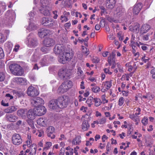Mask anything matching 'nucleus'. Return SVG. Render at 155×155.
<instances>
[{
    "label": "nucleus",
    "instance_id": "46",
    "mask_svg": "<svg viewBox=\"0 0 155 155\" xmlns=\"http://www.w3.org/2000/svg\"><path fill=\"white\" fill-rule=\"evenodd\" d=\"M153 33V31H152L151 32L150 34H149L148 33L146 35H143L142 37V39L144 41H147L149 39V36L150 35H151Z\"/></svg>",
    "mask_w": 155,
    "mask_h": 155
},
{
    "label": "nucleus",
    "instance_id": "26",
    "mask_svg": "<svg viewBox=\"0 0 155 155\" xmlns=\"http://www.w3.org/2000/svg\"><path fill=\"white\" fill-rule=\"evenodd\" d=\"M17 109L16 107L12 106L5 109L4 112L7 113H11L16 110Z\"/></svg>",
    "mask_w": 155,
    "mask_h": 155
},
{
    "label": "nucleus",
    "instance_id": "52",
    "mask_svg": "<svg viewBox=\"0 0 155 155\" xmlns=\"http://www.w3.org/2000/svg\"><path fill=\"white\" fill-rule=\"evenodd\" d=\"M148 121V119L147 117L143 118L141 121L142 123L145 126L147 125V124Z\"/></svg>",
    "mask_w": 155,
    "mask_h": 155
},
{
    "label": "nucleus",
    "instance_id": "3",
    "mask_svg": "<svg viewBox=\"0 0 155 155\" xmlns=\"http://www.w3.org/2000/svg\"><path fill=\"white\" fill-rule=\"evenodd\" d=\"M72 86V82L70 81H65L60 86L58 89V91L62 94L67 92Z\"/></svg>",
    "mask_w": 155,
    "mask_h": 155
},
{
    "label": "nucleus",
    "instance_id": "11",
    "mask_svg": "<svg viewBox=\"0 0 155 155\" xmlns=\"http://www.w3.org/2000/svg\"><path fill=\"white\" fill-rule=\"evenodd\" d=\"M64 48L61 44H58L56 45L54 49V51L55 54L57 55L61 54L64 52Z\"/></svg>",
    "mask_w": 155,
    "mask_h": 155
},
{
    "label": "nucleus",
    "instance_id": "7",
    "mask_svg": "<svg viewBox=\"0 0 155 155\" xmlns=\"http://www.w3.org/2000/svg\"><path fill=\"white\" fill-rule=\"evenodd\" d=\"M28 95L31 97H35L39 94V92L37 89L32 86H30L27 91Z\"/></svg>",
    "mask_w": 155,
    "mask_h": 155
},
{
    "label": "nucleus",
    "instance_id": "4",
    "mask_svg": "<svg viewBox=\"0 0 155 155\" xmlns=\"http://www.w3.org/2000/svg\"><path fill=\"white\" fill-rule=\"evenodd\" d=\"M73 56V54L69 52L63 53L59 56V61L62 64L65 63L67 61L71 59Z\"/></svg>",
    "mask_w": 155,
    "mask_h": 155
},
{
    "label": "nucleus",
    "instance_id": "60",
    "mask_svg": "<svg viewBox=\"0 0 155 155\" xmlns=\"http://www.w3.org/2000/svg\"><path fill=\"white\" fill-rule=\"evenodd\" d=\"M149 59L147 57H146L145 56H143L142 58V60L145 63H146L149 61Z\"/></svg>",
    "mask_w": 155,
    "mask_h": 155
},
{
    "label": "nucleus",
    "instance_id": "24",
    "mask_svg": "<svg viewBox=\"0 0 155 155\" xmlns=\"http://www.w3.org/2000/svg\"><path fill=\"white\" fill-rule=\"evenodd\" d=\"M31 136L30 135L28 134L27 137V140L25 142V144L23 145V149L25 150L26 149V147L27 146L28 147L31 146Z\"/></svg>",
    "mask_w": 155,
    "mask_h": 155
},
{
    "label": "nucleus",
    "instance_id": "33",
    "mask_svg": "<svg viewBox=\"0 0 155 155\" xmlns=\"http://www.w3.org/2000/svg\"><path fill=\"white\" fill-rule=\"evenodd\" d=\"M93 102L95 103V106L97 107L100 105L101 103L100 99L96 97L94 98Z\"/></svg>",
    "mask_w": 155,
    "mask_h": 155
},
{
    "label": "nucleus",
    "instance_id": "49",
    "mask_svg": "<svg viewBox=\"0 0 155 155\" xmlns=\"http://www.w3.org/2000/svg\"><path fill=\"white\" fill-rule=\"evenodd\" d=\"M129 77L128 75L127 74L123 75L121 78L122 81H124L126 80L127 81L129 80Z\"/></svg>",
    "mask_w": 155,
    "mask_h": 155
},
{
    "label": "nucleus",
    "instance_id": "57",
    "mask_svg": "<svg viewBox=\"0 0 155 155\" xmlns=\"http://www.w3.org/2000/svg\"><path fill=\"white\" fill-rule=\"evenodd\" d=\"M104 72L106 74H109L111 75L112 74V72L110 71L109 68H106L104 69Z\"/></svg>",
    "mask_w": 155,
    "mask_h": 155
},
{
    "label": "nucleus",
    "instance_id": "36",
    "mask_svg": "<svg viewBox=\"0 0 155 155\" xmlns=\"http://www.w3.org/2000/svg\"><path fill=\"white\" fill-rule=\"evenodd\" d=\"M37 28V26L34 25V24L33 23H30L27 28V29L30 31H31L36 29Z\"/></svg>",
    "mask_w": 155,
    "mask_h": 155
},
{
    "label": "nucleus",
    "instance_id": "31",
    "mask_svg": "<svg viewBox=\"0 0 155 155\" xmlns=\"http://www.w3.org/2000/svg\"><path fill=\"white\" fill-rule=\"evenodd\" d=\"M41 13L43 14L44 15L47 16L50 15V12L48 9L47 8V7L45 8H43L41 10Z\"/></svg>",
    "mask_w": 155,
    "mask_h": 155
},
{
    "label": "nucleus",
    "instance_id": "14",
    "mask_svg": "<svg viewBox=\"0 0 155 155\" xmlns=\"http://www.w3.org/2000/svg\"><path fill=\"white\" fill-rule=\"evenodd\" d=\"M27 116L28 119H34L35 118V116H37L36 113V110L34 108L29 110L27 113Z\"/></svg>",
    "mask_w": 155,
    "mask_h": 155
},
{
    "label": "nucleus",
    "instance_id": "62",
    "mask_svg": "<svg viewBox=\"0 0 155 155\" xmlns=\"http://www.w3.org/2000/svg\"><path fill=\"white\" fill-rule=\"evenodd\" d=\"M4 56L2 48L0 47V59L2 58Z\"/></svg>",
    "mask_w": 155,
    "mask_h": 155
},
{
    "label": "nucleus",
    "instance_id": "58",
    "mask_svg": "<svg viewBox=\"0 0 155 155\" xmlns=\"http://www.w3.org/2000/svg\"><path fill=\"white\" fill-rule=\"evenodd\" d=\"M0 7H2V9L5 10L6 8L5 3L3 2H1L0 3Z\"/></svg>",
    "mask_w": 155,
    "mask_h": 155
},
{
    "label": "nucleus",
    "instance_id": "1",
    "mask_svg": "<svg viewBox=\"0 0 155 155\" xmlns=\"http://www.w3.org/2000/svg\"><path fill=\"white\" fill-rule=\"evenodd\" d=\"M57 99L58 108H63L67 107L69 101V97L66 96H62Z\"/></svg>",
    "mask_w": 155,
    "mask_h": 155
},
{
    "label": "nucleus",
    "instance_id": "56",
    "mask_svg": "<svg viewBox=\"0 0 155 155\" xmlns=\"http://www.w3.org/2000/svg\"><path fill=\"white\" fill-rule=\"evenodd\" d=\"M106 119L105 117H104L99 120L100 124H104L106 122Z\"/></svg>",
    "mask_w": 155,
    "mask_h": 155
},
{
    "label": "nucleus",
    "instance_id": "18",
    "mask_svg": "<svg viewBox=\"0 0 155 155\" xmlns=\"http://www.w3.org/2000/svg\"><path fill=\"white\" fill-rule=\"evenodd\" d=\"M55 41L52 39L51 38H45L44 41V44L47 47L53 46L55 44Z\"/></svg>",
    "mask_w": 155,
    "mask_h": 155
},
{
    "label": "nucleus",
    "instance_id": "19",
    "mask_svg": "<svg viewBox=\"0 0 155 155\" xmlns=\"http://www.w3.org/2000/svg\"><path fill=\"white\" fill-rule=\"evenodd\" d=\"M116 12L117 15L119 16H121L125 13V10L122 6H119L117 8Z\"/></svg>",
    "mask_w": 155,
    "mask_h": 155
},
{
    "label": "nucleus",
    "instance_id": "38",
    "mask_svg": "<svg viewBox=\"0 0 155 155\" xmlns=\"http://www.w3.org/2000/svg\"><path fill=\"white\" fill-rule=\"evenodd\" d=\"M112 83L111 80L108 81H106L104 84V85L106 86L105 88L107 89V90H108L112 86Z\"/></svg>",
    "mask_w": 155,
    "mask_h": 155
},
{
    "label": "nucleus",
    "instance_id": "42",
    "mask_svg": "<svg viewBox=\"0 0 155 155\" xmlns=\"http://www.w3.org/2000/svg\"><path fill=\"white\" fill-rule=\"evenodd\" d=\"M141 48L144 51H147V52H148V51H149V52L150 53H152L153 51V48L152 47L150 48V49H149V48L145 46H141Z\"/></svg>",
    "mask_w": 155,
    "mask_h": 155
},
{
    "label": "nucleus",
    "instance_id": "43",
    "mask_svg": "<svg viewBox=\"0 0 155 155\" xmlns=\"http://www.w3.org/2000/svg\"><path fill=\"white\" fill-rule=\"evenodd\" d=\"M92 91L95 93H97L99 92L100 91V88L98 86H95L91 88Z\"/></svg>",
    "mask_w": 155,
    "mask_h": 155
},
{
    "label": "nucleus",
    "instance_id": "48",
    "mask_svg": "<svg viewBox=\"0 0 155 155\" xmlns=\"http://www.w3.org/2000/svg\"><path fill=\"white\" fill-rule=\"evenodd\" d=\"M126 66L128 67V70L129 71H131L133 68V67L131 65L130 63H127L126 64Z\"/></svg>",
    "mask_w": 155,
    "mask_h": 155
},
{
    "label": "nucleus",
    "instance_id": "44",
    "mask_svg": "<svg viewBox=\"0 0 155 155\" xmlns=\"http://www.w3.org/2000/svg\"><path fill=\"white\" fill-rule=\"evenodd\" d=\"M117 37L120 41H122L124 39V36L121 32H119L117 33Z\"/></svg>",
    "mask_w": 155,
    "mask_h": 155
},
{
    "label": "nucleus",
    "instance_id": "28",
    "mask_svg": "<svg viewBox=\"0 0 155 155\" xmlns=\"http://www.w3.org/2000/svg\"><path fill=\"white\" fill-rule=\"evenodd\" d=\"M31 149L30 152L33 155H35L36 153L37 146L35 144L33 143L31 144V146L29 147Z\"/></svg>",
    "mask_w": 155,
    "mask_h": 155
},
{
    "label": "nucleus",
    "instance_id": "23",
    "mask_svg": "<svg viewBox=\"0 0 155 155\" xmlns=\"http://www.w3.org/2000/svg\"><path fill=\"white\" fill-rule=\"evenodd\" d=\"M8 120L10 122H14L18 118L17 117L13 114H7L5 116Z\"/></svg>",
    "mask_w": 155,
    "mask_h": 155
},
{
    "label": "nucleus",
    "instance_id": "51",
    "mask_svg": "<svg viewBox=\"0 0 155 155\" xmlns=\"http://www.w3.org/2000/svg\"><path fill=\"white\" fill-rule=\"evenodd\" d=\"M124 101V98L122 97H120L118 101V105L120 106H122L123 104Z\"/></svg>",
    "mask_w": 155,
    "mask_h": 155
},
{
    "label": "nucleus",
    "instance_id": "47",
    "mask_svg": "<svg viewBox=\"0 0 155 155\" xmlns=\"http://www.w3.org/2000/svg\"><path fill=\"white\" fill-rule=\"evenodd\" d=\"M45 46H43L41 48V51L45 54L48 53L49 51V49L47 48Z\"/></svg>",
    "mask_w": 155,
    "mask_h": 155
},
{
    "label": "nucleus",
    "instance_id": "22",
    "mask_svg": "<svg viewBox=\"0 0 155 155\" xmlns=\"http://www.w3.org/2000/svg\"><path fill=\"white\" fill-rule=\"evenodd\" d=\"M107 7L110 9H113L115 6L116 0H107Z\"/></svg>",
    "mask_w": 155,
    "mask_h": 155
},
{
    "label": "nucleus",
    "instance_id": "59",
    "mask_svg": "<svg viewBox=\"0 0 155 155\" xmlns=\"http://www.w3.org/2000/svg\"><path fill=\"white\" fill-rule=\"evenodd\" d=\"M140 29V25H136L134 28L133 30L136 32H138Z\"/></svg>",
    "mask_w": 155,
    "mask_h": 155
},
{
    "label": "nucleus",
    "instance_id": "35",
    "mask_svg": "<svg viewBox=\"0 0 155 155\" xmlns=\"http://www.w3.org/2000/svg\"><path fill=\"white\" fill-rule=\"evenodd\" d=\"M52 143L50 142H46L43 148L44 151H46L48 150L49 148L51 146Z\"/></svg>",
    "mask_w": 155,
    "mask_h": 155
},
{
    "label": "nucleus",
    "instance_id": "40",
    "mask_svg": "<svg viewBox=\"0 0 155 155\" xmlns=\"http://www.w3.org/2000/svg\"><path fill=\"white\" fill-rule=\"evenodd\" d=\"M108 61L110 66L112 63H115V58L109 56L108 58Z\"/></svg>",
    "mask_w": 155,
    "mask_h": 155
},
{
    "label": "nucleus",
    "instance_id": "20",
    "mask_svg": "<svg viewBox=\"0 0 155 155\" xmlns=\"http://www.w3.org/2000/svg\"><path fill=\"white\" fill-rule=\"evenodd\" d=\"M150 27L149 25L147 24L143 25L140 28V33L142 34L147 32L150 29Z\"/></svg>",
    "mask_w": 155,
    "mask_h": 155
},
{
    "label": "nucleus",
    "instance_id": "25",
    "mask_svg": "<svg viewBox=\"0 0 155 155\" xmlns=\"http://www.w3.org/2000/svg\"><path fill=\"white\" fill-rule=\"evenodd\" d=\"M48 33V31L43 29H41L38 32L39 36L41 38H44Z\"/></svg>",
    "mask_w": 155,
    "mask_h": 155
},
{
    "label": "nucleus",
    "instance_id": "41",
    "mask_svg": "<svg viewBox=\"0 0 155 155\" xmlns=\"http://www.w3.org/2000/svg\"><path fill=\"white\" fill-rule=\"evenodd\" d=\"M32 119H28L27 120V121L29 124V125L30 126V127H31V128L32 129H34L35 128L33 121L32 120Z\"/></svg>",
    "mask_w": 155,
    "mask_h": 155
},
{
    "label": "nucleus",
    "instance_id": "15",
    "mask_svg": "<svg viewBox=\"0 0 155 155\" xmlns=\"http://www.w3.org/2000/svg\"><path fill=\"white\" fill-rule=\"evenodd\" d=\"M54 128L52 126H49L47 129L48 136L53 139L55 137V135L53 134L54 132Z\"/></svg>",
    "mask_w": 155,
    "mask_h": 155
},
{
    "label": "nucleus",
    "instance_id": "13",
    "mask_svg": "<svg viewBox=\"0 0 155 155\" xmlns=\"http://www.w3.org/2000/svg\"><path fill=\"white\" fill-rule=\"evenodd\" d=\"M53 22L52 19L50 18H43L42 19V24L44 26L51 27L53 25Z\"/></svg>",
    "mask_w": 155,
    "mask_h": 155
},
{
    "label": "nucleus",
    "instance_id": "34",
    "mask_svg": "<svg viewBox=\"0 0 155 155\" xmlns=\"http://www.w3.org/2000/svg\"><path fill=\"white\" fill-rule=\"evenodd\" d=\"M94 99L93 97H90L86 101V103L88 104V106L89 107H91V105L93 104V101H94Z\"/></svg>",
    "mask_w": 155,
    "mask_h": 155
},
{
    "label": "nucleus",
    "instance_id": "61",
    "mask_svg": "<svg viewBox=\"0 0 155 155\" xmlns=\"http://www.w3.org/2000/svg\"><path fill=\"white\" fill-rule=\"evenodd\" d=\"M85 49L86 51H85V50L84 51H83V53L84 55L87 56L89 54V50L87 48H85Z\"/></svg>",
    "mask_w": 155,
    "mask_h": 155
},
{
    "label": "nucleus",
    "instance_id": "17",
    "mask_svg": "<svg viewBox=\"0 0 155 155\" xmlns=\"http://www.w3.org/2000/svg\"><path fill=\"white\" fill-rule=\"evenodd\" d=\"M142 7V4L140 3H138L135 4L133 8L134 14L136 15H137L139 13Z\"/></svg>",
    "mask_w": 155,
    "mask_h": 155
},
{
    "label": "nucleus",
    "instance_id": "37",
    "mask_svg": "<svg viewBox=\"0 0 155 155\" xmlns=\"http://www.w3.org/2000/svg\"><path fill=\"white\" fill-rule=\"evenodd\" d=\"M37 123L42 126L46 125V121L43 118H40L37 120Z\"/></svg>",
    "mask_w": 155,
    "mask_h": 155
},
{
    "label": "nucleus",
    "instance_id": "10",
    "mask_svg": "<svg viewBox=\"0 0 155 155\" xmlns=\"http://www.w3.org/2000/svg\"><path fill=\"white\" fill-rule=\"evenodd\" d=\"M16 15L15 12L12 10L7 11L5 15V18L9 21H13L15 18Z\"/></svg>",
    "mask_w": 155,
    "mask_h": 155
},
{
    "label": "nucleus",
    "instance_id": "63",
    "mask_svg": "<svg viewBox=\"0 0 155 155\" xmlns=\"http://www.w3.org/2000/svg\"><path fill=\"white\" fill-rule=\"evenodd\" d=\"M100 8L101 10V15H102L105 12V10L104 7L103 6H101L100 7Z\"/></svg>",
    "mask_w": 155,
    "mask_h": 155
},
{
    "label": "nucleus",
    "instance_id": "55",
    "mask_svg": "<svg viewBox=\"0 0 155 155\" xmlns=\"http://www.w3.org/2000/svg\"><path fill=\"white\" fill-rule=\"evenodd\" d=\"M117 67L119 71L120 72H123L124 71L123 69L122 66L119 63H117Z\"/></svg>",
    "mask_w": 155,
    "mask_h": 155
},
{
    "label": "nucleus",
    "instance_id": "50",
    "mask_svg": "<svg viewBox=\"0 0 155 155\" xmlns=\"http://www.w3.org/2000/svg\"><path fill=\"white\" fill-rule=\"evenodd\" d=\"M5 40L4 35L2 33H0V43L3 42Z\"/></svg>",
    "mask_w": 155,
    "mask_h": 155
},
{
    "label": "nucleus",
    "instance_id": "54",
    "mask_svg": "<svg viewBox=\"0 0 155 155\" xmlns=\"http://www.w3.org/2000/svg\"><path fill=\"white\" fill-rule=\"evenodd\" d=\"M5 78V74L2 72H0V81H3Z\"/></svg>",
    "mask_w": 155,
    "mask_h": 155
},
{
    "label": "nucleus",
    "instance_id": "2",
    "mask_svg": "<svg viewBox=\"0 0 155 155\" xmlns=\"http://www.w3.org/2000/svg\"><path fill=\"white\" fill-rule=\"evenodd\" d=\"M10 71L14 75L16 76H21L23 73V70L22 67L17 64H12L9 67Z\"/></svg>",
    "mask_w": 155,
    "mask_h": 155
},
{
    "label": "nucleus",
    "instance_id": "5",
    "mask_svg": "<svg viewBox=\"0 0 155 155\" xmlns=\"http://www.w3.org/2000/svg\"><path fill=\"white\" fill-rule=\"evenodd\" d=\"M44 103V101L42 98L39 97L34 98L31 100V105L36 107L43 105Z\"/></svg>",
    "mask_w": 155,
    "mask_h": 155
},
{
    "label": "nucleus",
    "instance_id": "39",
    "mask_svg": "<svg viewBox=\"0 0 155 155\" xmlns=\"http://www.w3.org/2000/svg\"><path fill=\"white\" fill-rule=\"evenodd\" d=\"M15 93L18 97H23L25 95L24 93L22 91H17L15 92Z\"/></svg>",
    "mask_w": 155,
    "mask_h": 155
},
{
    "label": "nucleus",
    "instance_id": "32",
    "mask_svg": "<svg viewBox=\"0 0 155 155\" xmlns=\"http://www.w3.org/2000/svg\"><path fill=\"white\" fill-rule=\"evenodd\" d=\"M48 58L47 56H45L42 59L41 63L43 66L47 65L48 63Z\"/></svg>",
    "mask_w": 155,
    "mask_h": 155
},
{
    "label": "nucleus",
    "instance_id": "64",
    "mask_svg": "<svg viewBox=\"0 0 155 155\" xmlns=\"http://www.w3.org/2000/svg\"><path fill=\"white\" fill-rule=\"evenodd\" d=\"M5 97L9 100L12 99L13 98V96L9 94H6L5 95Z\"/></svg>",
    "mask_w": 155,
    "mask_h": 155
},
{
    "label": "nucleus",
    "instance_id": "6",
    "mask_svg": "<svg viewBox=\"0 0 155 155\" xmlns=\"http://www.w3.org/2000/svg\"><path fill=\"white\" fill-rule=\"evenodd\" d=\"M58 75L61 79H66L68 78L70 74L67 69L62 68L59 70Z\"/></svg>",
    "mask_w": 155,
    "mask_h": 155
},
{
    "label": "nucleus",
    "instance_id": "30",
    "mask_svg": "<svg viewBox=\"0 0 155 155\" xmlns=\"http://www.w3.org/2000/svg\"><path fill=\"white\" fill-rule=\"evenodd\" d=\"M81 137L78 136L76 137L75 138L73 139L72 143L74 145H79L81 142Z\"/></svg>",
    "mask_w": 155,
    "mask_h": 155
},
{
    "label": "nucleus",
    "instance_id": "29",
    "mask_svg": "<svg viewBox=\"0 0 155 155\" xmlns=\"http://www.w3.org/2000/svg\"><path fill=\"white\" fill-rule=\"evenodd\" d=\"M16 79V81L21 84H27V80L25 78H17Z\"/></svg>",
    "mask_w": 155,
    "mask_h": 155
},
{
    "label": "nucleus",
    "instance_id": "21",
    "mask_svg": "<svg viewBox=\"0 0 155 155\" xmlns=\"http://www.w3.org/2000/svg\"><path fill=\"white\" fill-rule=\"evenodd\" d=\"M27 110L25 109H21L18 110L17 111V114L18 116L22 118H25L27 114Z\"/></svg>",
    "mask_w": 155,
    "mask_h": 155
},
{
    "label": "nucleus",
    "instance_id": "12",
    "mask_svg": "<svg viewBox=\"0 0 155 155\" xmlns=\"http://www.w3.org/2000/svg\"><path fill=\"white\" fill-rule=\"evenodd\" d=\"M34 109L36 110L37 115L38 116H41L44 114L46 112V108L42 105Z\"/></svg>",
    "mask_w": 155,
    "mask_h": 155
},
{
    "label": "nucleus",
    "instance_id": "27",
    "mask_svg": "<svg viewBox=\"0 0 155 155\" xmlns=\"http://www.w3.org/2000/svg\"><path fill=\"white\" fill-rule=\"evenodd\" d=\"M90 127V125L88 123L87 120H84L83 121L82 125V129L83 131H85L87 130Z\"/></svg>",
    "mask_w": 155,
    "mask_h": 155
},
{
    "label": "nucleus",
    "instance_id": "16",
    "mask_svg": "<svg viewBox=\"0 0 155 155\" xmlns=\"http://www.w3.org/2000/svg\"><path fill=\"white\" fill-rule=\"evenodd\" d=\"M49 108L52 110H55L58 108L57 99H53L51 100L48 103Z\"/></svg>",
    "mask_w": 155,
    "mask_h": 155
},
{
    "label": "nucleus",
    "instance_id": "8",
    "mask_svg": "<svg viewBox=\"0 0 155 155\" xmlns=\"http://www.w3.org/2000/svg\"><path fill=\"white\" fill-rule=\"evenodd\" d=\"M12 142L14 145H19L22 142V140L21 136L18 134H15L12 137Z\"/></svg>",
    "mask_w": 155,
    "mask_h": 155
},
{
    "label": "nucleus",
    "instance_id": "53",
    "mask_svg": "<svg viewBox=\"0 0 155 155\" xmlns=\"http://www.w3.org/2000/svg\"><path fill=\"white\" fill-rule=\"evenodd\" d=\"M77 74L78 76H81L83 74V71L80 67L78 68Z\"/></svg>",
    "mask_w": 155,
    "mask_h": 155
},
{
    "label": "nucleus",
    "instance_id": "45",
    "mask_svg": "<svg viewBox=\"0 0 155 155\" xmlns=\"http://www.w3.org/2000/svg\"><path fill=\"white\" fill-rule=\"evenodd\" d=\"M129 117L136 122H137L139 120V118L136 117L134 114L130 115Z\"/></svg>",
    "mask_w": 155,
    "mask_h": 155
},
{
    "label": "nucleus",
    "instance_id": "9",
    "mask_svg": "<svg viewBox=\"0 0 155 155\" xmlns=\"http://www.w3.org/2000/svg\"><path fill=\"white\" fill-rule=\"evenodd\" d=\"M31 34L28 36V45L29 47H35L36 46L38 43L36 38L34 37H31Z\"/></svg>",
    "mask_w": 155,
    "mask_h": 155
}]
</instances>
